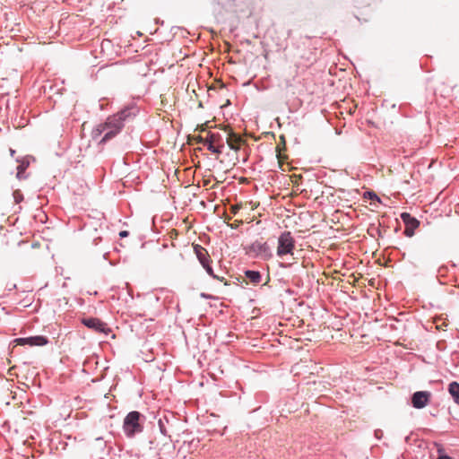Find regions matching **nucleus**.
Here are the masks:
<instances>
[{"label": "nucleus", "instance_id": "obj_1", "mask_svg": "<svg viewBox=\"0 0 459 459\" xmlns=\"http://www.w3.org/2000/svg\"><path fill=\"white\" fill-rule=\"evenodd\" d=\"M123 128L122 123L114 115H111L107 117L104 123H100L93 128L91 137L97 141L104 134L98 143L99 144H105L120 134Z\"/></svg>", "mask_w": 459, "mask_h": 459}, {"label": "nucleus", "instance_id": "obj_2", "mask_svg": "<svg viewBox=\"0 0 459 459\" xmlns=\"http://www.w3.org/2000/svg\"><path fill=\"white\" fill-rule=\"evenodd\" d=\"M145 417L137 411H132L124 419L123 430L127 437H134L143 430Z\"/></svg>", "mask_w": 459, "mask_h": 459}, {"label": "nucleus", "instance_id": "obj_3", "mask_svg": "<svg viewBox=\"0 0 459 459\" xmlns=\"http://www.w3.org/2000/svg\"><path fill=\"white\" fill-rule=\"evenodd\" d=\"M246 255L252 258L269 260L273 257V252L267 242L254 241L244 247Z\"/></svg>", "mask_w": 459, "mask_h": 459}, {"label": "nucleus", "instance_id": "obj_4", "mask_svg": "<svg viewBox=\"0 0 459 459\" xmlns=\"http://www.w3.org/2000/svg\"><path fill=\"white\" fill-rule=\"evenodd\" d=\"M295 239L290 231H283L278 238L277 255L283 257L287 255H293L295 249Z\"/></svg>", "mask_w": 459, "mask_h": 459}, {"label": "nucleus", "instance_id": "obj_5", "mask_svg": "<svg viewBox=\"0 0 459 459\" xmlns=\"http://www.w3.org/2000/svg\"><path fill=\"white\" fill-rule=\"evenodd\" d=\"M194 251L196 255V257L199 261V263L202 264V266L204 267V269L206 271V273L213 279H216L220 281H225V278L224 277H220L218 275H216L213 272V269L211 265V259H210V255L208 254V251L204 247H202L201 245H195L194 246Z\"/></svg>", "mask_w": 459, "mask_h": 459}, {"label": "nucleus", "instance_id": "obj_6", "mask_svg": "<svg viewBox=\"0 0 459 459\" xmlns=\"http://www.w3.org/2000/svg\"><path fill=\"white\" fill-rule=\"evenodd\" d=\"M178 419L174 412L164 411L158 420L160 432L165 437H170L169 432L177 423Z\"/></svg>", "mask_w": 459, "mask_h": 459}, {"label": "nucleus", "instance_id": "obj_7", "mask_svg": "<svg viewBox=\"0 0 459 459\" xmlns=\"http://www.w3.org/2000/svg\"><path fill=\"white\" fill-rule=\"evenodd\" d=\"M204 145L212 153L221 154L224 148L222 136L219 133L209 132L204 140Z\"/></svg>", "mask_w": 459, "mask_h": 459}, {"label": "nucleus", "instance_id": "obj_8", "mask_svg": "<svg viewBox=\"0 0 459 459\" xmlns=\"http://www.w3.org/2000/svg\"><path fill=\"white\" fill-rule=\"evenodd\" d=\"M139 111V107L134 102H131L114 114V116L125 126L126 123L132 122L136 117Z\"/></svg>", "mask_w": 459, "mask_h": 459}, {"label": "nucleus", "instance_id": "obj_9", "mask_svg": "<svg viewBox=\"0 0 459 459\" xmlns=\"http://www.w3.org/2000/svg\"><path fill=\"white\" fill-rule=\"evenodd\" d=\"M81 322L83 325L98 333L108 335L111 332L108 325L97 317H83Z\"/></svg>", "mask_w": 459, "mask_h": 459}, {"label": "nucleus", "instance_id": "obj_10", "mask_svg": "<svg viewBox=\"0 0 459 459\" xmlns=\"http://www.w3.org/2000/svg\"><path fill=\"white\" fill-rule=\"evenodd\" d=\"M16 345L44 346L48 343V337L44 335H35L30 337L16 338L13 341Z\"/></svg>", "mask_w": 459, "mask_h": 459}, {"label": "nucleus", "instance_id": "obj_11", "mask_svg": "<svg viewBox=\"0 0 459 459\" xmlns=\"http://www.w3.org/2000/svg\"><path fill=\"white\" fill-rule=\"evenodd\" d=\"M431 393L429 391H417L411 394V403L415 409L424 408L430 401Z\"/></svg>", "mask_w": 459, "mask_h": 459}, {"label": "nucleus", "instance_id": "obj_12", "mask_svg": "<svg viewBox=\"0 0 459 459\" xmlns=\"http://www.w3.org/2000/svg\"><path fill=\"white\" fill-rule=\"evenodd\" d=\"M16 161L19 163V165L17 167V174H16L17 178L18 179L26 178V177L23 176V174H24L26 169L30 165L29 160L25 157H22V158H17Z\"/></svg>", "mask_w": 459, "mask_h": 459}, {"label": "nucleus", "instance_id": "obj_13", "mask_svg": "<svg viewBox=\"0 0 459 459\" xmlns=\"http://www.w3.org/2000/svg\"><path fill=\"white\" fill-rule=\"evenodd\" d=\"M401 219L405 227L417 229L420 226V221L408 212H403L401 214Z\"/></svg>", "mask_w": 459, "mask_h": 459}, {"label": "nucleus", "instance_id": "obj_14", "mask_svg": "<svg viewBox=\"0 0 459 459\" xmlns=\"http://www.w3.org/2000/svg\"><path fill=\"white\" fill-rule=\"evenodd\" d=\"M245 276L249 280V281L253 284H259L262 281V274L258 271L255 270H246Z\"/></svg>", "mask_w": 459, "mask_h": 459}, {"label": "nucleus", "instance_id": "obj_15", "mask_svg": "<svg viewBox=\"0 0 459 459\" xmlns=\"http://www.w3.org/2000/svg\"><path fill=\"white\" fill-rule=\"evenodd\" d=\"M448 392L454 399V402L459 405V383L454 381L448 385Z\"/></svg>", "mask_w": 459, "mask_h": 459}, {"label": "nucleus", "instance_id": "obj_16", "mask_svg": "<svg viewBox=\"0 0 459 459\" xmlns=\"http://www.w3.org/2000/svg\"><path fill=\"white\" fill-rule=\"evenodd\" d=\"M240 138L236 134H232L231 137L227 139L229 147L233 151H238L240 149Z\"/></svg>", "mask_w": 459, "mask_h": 459}, {"label": "nucleus", "instance_id": "obj_17", "mask_svg": "<svg viewBox=\"0 0 459 459\" xmlns=\"http://www.w3.org/2000/svg\"><path fill=\"white\" fill-rule=\"evenodd\" d=\"M364 197L368 198V199H369L371 201H377V202L380 203V198L377 196V195L375 192H373L371 190L370 191H366L364 193Z\"/></svg>", "mask_w": 459, "mask_h": 459}, {"label": "nucleus", "instance_id": "obj_18", "mask_svg": "<svg viewBox=\"0 0 459 459\" xmlns=\"http://www.w3.org/2000/svg\"><path fill=\"white\" fill-rule=\"evenodd\" d=\"M13 196L16 204H20L23 200V195L19 189L13 191Z\"/></svg>", "mask_w": 459, "mask_h": 459}, {"label": "nucleus", "instance_id": "obj_19", "mask_svg": "<svg viewBox=\"0 0 459 459\" xmlns=\"http://www.w3.org/2000/svg\"><path fill=\"white\" fill-rule=\"evenodd\" d=\"M416 229H412V228H408V227H405V230H404V235L408 238H411L413 235H414V231H415Z\"/></svg>", "mask_w": 459, "mask_h": 459}, {"label": "nucleus", "instance_id": "obj_20", "mask_svg": "<svg viewBox=\"0 0 459 459\" xmlns=\"http://www.w3.org/2000/svg\"><path fill=\"white\" fill-rule=\"evenodd\" d=\"M447 271V266L446 265H442L438 268V271H437V277H440V276H443L444 273Z\"/></svg>", "mask_w": 459, "mask_h": 459}, {"label": "nucleus", "instance_id": "obj_21", "mask_svg": "<svg viewBox=\"0 0 459 459\" xmlns=\"http://www.w3.org/2000/svg\"><path fill=\"white\" fill-rule=\"evenodd\" d=\"M374 436L377 439H381L383 437V431L381 429H376L374 431Z\"/></svg>", "mask_w": 459, "mask_h": 459}, {"label": "nucleus", "instance_id": "obj_22", "mask_svg": "<svg viewBox=\"0 0 459 459\" xmlns=\"http://www.w3.org/2000/svg\"><path fill=\"white\" fill-rule=\"evenodd\" d=\"M128 235H129V233H128V231H126V230H122V231H120V232H119V236H120L121 238H126V237H127Z\"/></svg>", "mask_w": 459, "mask_h": 459}, {"label": "nucleus", "instance_id": "obj_23", "mask_svg": "<svg viewBox=\"0 0 459 459\" xmlns=\"http://www.w3.org/2000/svg\"><path fill=\"white\" fill-rule=\"evenodd\" d=\"M437 459H453V458L447 455H441Z\"/></svg>", "mask_w": 459, "mask_h": 459}, {"label": "nucleus", "instance_id": "obj_24", "mask_svg": "<svg viewBox=\"0 0 459 459\" xmlns=\"http://www.w3.org/2000/svg\"><path fill=\"white\" fill-rule=\"evenodd\" d=\"M204 138L202 136H198V138H197V142L202 143L203 145H204Z\"/></svg>", "mask_w": 459, "mask_h": 459}, {"label": "nucleus", "instance_id": "obj_25", "mask_svg": "<svg viewBox=\"0 0 459 459\" xmlns=\"http://www.w3.org/2000/svg\"><path fill=\"white\" fill-rule=\"evenodd\" d=\"M10 154L12 157H13L15 154V151L13 149H10Z\"/></svg>", "mask_w": 459, "mask_h": 459}]
</instances>
